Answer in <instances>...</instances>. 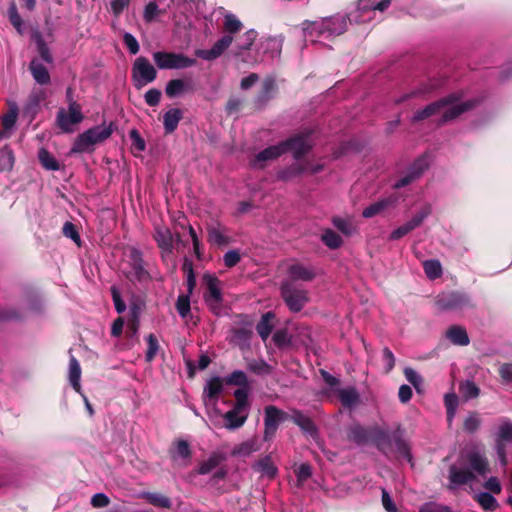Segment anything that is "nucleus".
Returning a JSON list of instances; mask_svg holds the SVG:
<instances>
[{
	"mask_svg": "<svg viewBox=\"0 0 512 512\" xmlns=\"http://www.w3.org/2000/svg\"><path fill=\"white\" fill-rule=\"evenodd\" d=\"M113 133V124H101L81 133L75 140L71 152L84 153L94 150V146L103 143Z\"/></svg>",
	"mask_w": 512,
	"mask_h": 512,
	"instance_id": "7ed1b4c3",
	"label": "nucleus"
},
{
	"mask_svg": "<svg viewBox=\"0 0 512 512\" xmlns=\"http://www.w3.org/2000/svg\"><path fill=\"white\" fill-rule=\"evenodd\" d=\"M474 500L485 512H494L499 508L497 499L488 492H478L474 495Z\"/></svg>",
	"mask_w": 512,
	"mask_h": 512,
	"instance_id": "473e14b6",
	"label": "nucleus"
},
{
	"mask_svg": "<svg viewBox=\"0 0 512 512\" xmlns=\"http://www.w3.org/2000/svg\"><path fill=\"white\" fill-rule=\"evenodd\" d=\"M252 468L259 472L262 477L274 478L277 474V468L272 461L271 456L267 455L256 461Z\"/></svg>",
	"mask_w": 512,
	"mask_h": 512,
	"instance_id": "c85d7f7f",
	"label": "nucleus"
},
{
	"mask_svg": "<svg viewBox=\"0 0 512 512\" xmlns=\"http://www.w3.org/2000/svg\"><path fill=\"white\" fill-rule=\"evenodd\" d=\"M275 89V81L271 78L266 79L262 84V90L258 96V102L262 104L268 101L275 92Z\"/></svg>",
	"mask_w": 512,
	"mask_h": 512,
	"instance_id": "3c124183",
	"label": "nucleus"
},
{
	"mask_svg": "<svg viewBox=\"0 0 512 512\" xmlns=\"http://www.w3.org/2000/svg\"><path fill=\"white\" fill-rule=\"evenodd\" d=\"M228 385L246 387L249 385L246 374L241 370H235L225 378Z\"/></svg>",
	"mask_w": 512,
	"mask_h": 512,
	"instance_id": "603ef678",
	"label": "nucleus"
},
{
	"mask_svg": "<svg viewBox=\"0 0 512 512\" xmlns=\"http://www.w3.org/2000/svg\"><path fill=\"white\" fill-rule=\"evenodd\" d=\"M186 89L187 85L182 79H173L167 83L165 93L168 97L174 98L184 93Z\"/></svg>",
	"mask_w": 512,
	"mask_h": 512,
	"instance_id": "c03bdc74",
	"label": "nucleus"
},
{
	"mask_svg": "<svg viewBox=\"0 0 512 512\" xmlns=\"http://www.w3.org/2000/svg\"><path fill=\"white\" fill-rule=\"evenodd\" d=\"M273 319L274 314L272 312H267L262 315L256 326V330L263 341H266L272 332Z\"/></svg>",
	"mask_w": 512,
	"mask_h": 512,
	"instance_id": "c9c22d12",
	"label": "nucleus"
},
{
	"mask_svg": "<svg viewBox=\"0 0 512 512\" xmlns=\"http://www.w3.org/2000/svg\"><path fill=\"white\" fill-rule=\"evenodd\" d=\"M286 152V147L283 142L276 145L267 147L263 151L259 152L253 161V166L257 168H263L267 161H272L280 157Z\"/></svg>",
	"mask_w": 512,
	"mask_h": 512,
	"instance_id": "aec40b11",
	"label": "nucleus"
},
{
	"mask_svg": "<svg viewBox=\"0 0 512 512\" xmlns=\"http://www.w3.org/2000/svg\"><path fill=\"white\" fill-rule=\"evenodd\" d=\"M281 295L292 312L301 311L309 301L307 290L298 288L289 281L282 282Z\"/></svg>",
	"mask_w": 512,
	"mask_h": 512,
	"instance_id": "39448f33",
	"label": "nucleus"
},
{
	"mask_svg": "<svg viewBox=\"0 0 512 512\" xmlns=\"http://www.w3.org/2000/svg\"><path fill=\"white\" fill-rule=\"evenodd\" d=\"M203 280L207 287V292L204 295L205 303L212 311L216 312L222 302V292L219 286L220 282L216 277L210 274H205Z\"/></svg>",
	"mask_w": 512,
	"mask_h": 512,
	"instance_id": "4468645a",
	"label": "nucleus"
},
{
	"mask_svg": "<svg viewBox=\"0 0 512 512\" xmlns=\"http://www.w3.org/2000/svg\"><path fill=\"white\" fill-rule=\"evenodd\" d=\"M286 418L285 413L276 406L269 405L265 408L264 440H270L276 433L279 424Z\"/></svg>",
	"mask_w": 512,
	"mask_h": 512,
	"instance_id": "f8f14e48",
	"label": "nucleus"
},
{
	"mask_svg": "<svg viewBox=\"0 0 512 512\" xmlns=\"http://www.w3.org/2000/svg\"><path fill=\"white\" fill-rule=\"evenodd\" d=\"M223 460H224V457L220 453H216V452L212 453L206 461L201 463V465L198 468V473L201 475L210 473Z\"/></svg>",
	"mask_w": 512,
	"mask_h": 512,
	"instance_id": "ea45409f",
	"label": "nucleus"
},
{
	"mask_svg": "<svg viewBox=\"0 0 512 512\" xmlns=\"http://www.w3.org/2000/svg\"><path fill=\"white\" fill-rule=\"evenodd\" d=\"M208 241L217 246H225L230 243V238L226 235V228L220 224L208 227Z\"/></svg>",
	"mask_w": 512,
	"mask_h": 512,
	"instance_id": "c756f323",
	"label": "nucleus"
},
{
	"mask_svg": "<svg viewBox=\"0 0 512 512\" xmlns=\"http://www.w3.org/2000/svg\"><path fill=\"white\" fill-rule=\"evenodd\" d=\"M423 269L426 276L431 279H437L442 275V266L439 260L431 259L423 262Z\"/></svg>",
	"mask_w": 512,
	"mask_h": 512,
	"instance_id": "a19ab883",
	"label": "nucleus"
},
{
	"mask_svg": "<svg viewBox=\"0 0 512 512\" xmlns=\"http://www.w3.org/2000/svg\"><path fill=\"white\" fill-rule=\"evenodd\" d=\"M249 415V411L247 409H240L236 406L226 413L223 414V418L225 420V428L228 430H236L242 427Z\"/></svg>",
	"mask_w": 512,
	"mask_h": 512,
	"instance_id": "412c9836",
	"label": "nucleus"
},
{
	"mask_svg": "<svg viewBox=\"0 0 512 512\" xmlns=\"http://www.w3.org/2000/svg\"><path fill=\"white\" fill-rule=\"evenodd\" d=\"M191 456L190 447L187 441L179 440L176 442L173 458L180 457L188 459Z\"/></svg>",
	"mask_w": 512,
	"mask_h": 512,
	"instance_id": "052dcab7",
	"label": "nucleus"
},
{
	"mask_svg": "<svg viewBox=\"0 0 512 512\" xmlns=\"http://www.w3.org/2000/svg\"><path fill=\"white\" fill-rule=\"evenodd\" d=\"M223 388V380L218 376L213 377L206 382L203 391L206 408L216 409V405Z\"/></svg>",
	"mask_w": 512,
	"mask_h": 512,
	"instance_id": "f3484780",
	"label": "nucleus"
},
{
	"mask_svg": "<svg viewBox=\"0 0 512 512\" xmlns=\"http://www.w3.org/2000/svg\"><path fill=\"white\" fill-rule=\"evenodd\" d=\"M436 304L442 310H458L469 306L470 299L464 293L448 292L438 295Z\"/></svg>",
	"mask_w": 512,
	"mask_h": 512,
	"instance_id": "ddd939ff",
	"label": "nucleus"
},
{
	"mask_svg": "<svg viewBox=\"0 0 512 512\" xmlns=\"http://www.w3.org/2000/svg\"><path fill=\"white\" fill-rule=\"evenodd\" d=\"M397 202V197L395 196H389L386 198H382L373 204L366 207L363 212L362 216L364 218H371L378 214H380L382 211L387 209L390 206H393Z\"/></svg>",
	"mask_w": 512,
	"mask_h": 512,
	"instance_id": "a878e982",
	"label": "nucleus"
},
{
	"mask_svg": "<svg viewBox=\"0 0 512 512\" xmlns=\"http://www.w3.org/2000/svg\"><path fill=\"white\" fill-rule=\"evenodd\" d=\"M460 393L466 400L476 398L479 395V388L473 381H466L461 384Z\"/></svg>",
	"mask_w": 512,
	"mask_h": 512,
	"instance_id": "4d7b16f0",
	"label": "nucleus"
},
{
	"mask_svg": "<svg viewBox=\"0 0 512 512\" xmlns=\"http://www.w3.org/2000/svg\"><path fill=\"white\" fill-rule=\"evenodd\" d=\"M311 134L312 131L307 130L286 141H283V144H285L286 147V152L292 151L295 159L301 158L313 147L314 143L311 139Z\"/></svg>",
	"mask_w": 512,
	"mask_h": 512,
	"instance_id": "9d476101",
	"label": "nucleus"
},
{
	"mask_svg": "<svg viewBox=\"0 0 512 512\" xmlns=\"http://www.w3.org/2000/svg\"><path fill=\"white\" fill-rule=\"evenodd\" d=\"M133 78L137 87H142L156 79L157 71L147 58L138 57L132 68Z\"/></svg>",
	"mask_w": 512,
	"mask_h": 512,
	"instance_id": "6e6552de",
	"label": "nucleus"
},
{
	"mask_svg": "<svg viewBox=\"0 0 512 512\" xmlns=\"http://www.w3.org/2000/svg\"><path fill=\"white\" fill-rule=\"evenodd\" d=\"M475 102L472 100L461 101V96L452 94L440 101L426 106L424 109L418 110L413 115V121H420L432 115H440L441 123L451 121L463 112L471 109Z\"/></svg>",
	"mask_w": 512,
	"mask_h": 512,
	"instance_id": "f03ea898",
	"label": "nucleus"
},
{
	"mask_svg": "<svg viewBox=\"0 0 512 512\" xmlns=\"http://www.w3.org/2000/svg\"><path fill=\"white\" fill-rule=\"evenodd\" d=\"M63 234L73 240L78 246L81 243V239L79 233L76 229V226L71 222H66L63 226Z\"/></svg>",
	"mask_w": 512,
	"mask_h": 512,
	"instance_id": "69168bd1",
	"label": "nucleus"
},
{
	"mask_svg": "<svg viewBox=\"0 0 512 512\" xmlns=\"http://www.w3.org/2000/svg\"><path fill=\"white\" fill-rule=\"evenodd\" d=\"M18 112L17 103L14 101L8 102V111L2 117V125L5 130L12 131L17 121Z\"/></svg>",
	"mask_w": 512,
	"mask_h": 512,
	"instance_id": "e433bc0d",
	"label": "nucleus"
},
{
	"mask_svg": "<svg viewBox=\"0 0 512 512\" xmlns=\"http://www.w3.org/2000/svg\"><path fill=\"white\" fill-rule=\"evenodd\" d=\"M390 5V0H360L357 10L346 16L336 15L323 19L320 22H313L303 28L306 40L312 42L320 41L321 38H330L341 35L347 29L348 20L357 23L369 22L375 18L376 13H382Z\"/></svg>",
	"mask_w": 512,
	"mask_h": 512,
	"instance_id": "f257e3e1",
	"label": "nucleus"
},
{
	"mask_svg": "<svg viewBox=\"0 0 512 512\" xmlns=\"http://www.w3.org/2000/svg\"><path fill=\"white\" fill-rule=\"evenodd\" d=\"M347 439L358 446L370 444L371 426H363L359 423L351 424L346 431Z\"/></svg>",
	"mask_w": 512,
	"mask_h": 512,
	"instance_id": "6ab92c4d",
	"label": "nucleus"
},
{
	"mask_svg": "<svg viewBox=\"0 0 512 512\" xmlns=\"http://www.w3.org/2000/svg\"><path fill=\"white\" fill-rule=\"evenodd\" d=\"M130 268L126 272L127 278L131 282H138L141 284L147 283L151 276L149 272L144 267V262L142 259V254L137 249H132L130 252Z\"/></svg>",
	"mask_w": 512,
	"mask_h": 512,
	"instance_id": "1a4fd4ad",
	"label": "nucleus"
},
{
	"mask_svg": "<svg viewBox=\"0 0 512 512\" xmlns=\"http://www.w3.org/2000/svg\"><path fill=\"white\" fill-rule=\"evenodd\" d=\"M292 419L304 432L308 434H314L316 432V428L314 423L311 421L309 417L304 415L300 411H294L292 415Z\"/></svg>",
	"mask_w": 512,
	"mask_h": 512,
	"instance_id": "58836bf2",
	"label": "nucleus"
},
{
	"mask_svg": "<svg viewBox=\"0 0 512 512\" xmlns=\"http://www.w3.org/2000/svg\"><path fill=\"white\" fill-rule=\"evenodd\" d=\"M181 116V111L176 108L170 109L165 113L163 123L167 133H171L177 128Z\"/></svg>",
	"mask_w": 512,
	"mask_h": 512,
	"instance_id": "4c0bfd02",
	"label": "nucleus"
},
{
	"mask_svg": "<svg viewBox=\"0 0 512 512\" xmlns=\"http://www.w3.org/2000/svg\"><path fill=\"white\" fill-rule=\"evenodd\" d=\"M260 450L258 439L253 437L238 445H235L231 451V455L235 457H248L252 453Z\"/></svg>",
	"mask_w": 512,
	"mask_h": 512,
	"instance_id": "cd10ccee",
	"label": "nucleus"
},
{
	"mask_svg": "<svg viewBox=\"0 0 512 512\" xmlns=\"http://www.w3.org/2000/svg\"><path fill=\"white\" fill-rule=\"evenodd\" d=\"M475 475L472 471L464 467H457L456 465H452L449 469V487L450 489H455L458 486L467 484L473 481Z\"/></svg>",
	"mask_w": 512,
	"mask_h": 512,
	"instance_id": "5701e85b",
	"label": "nucleus"
},
{
	"mask_svg": "<svg viewBox=\"0 0 512 512\" xmlns=\"http://www.w3.org/2000/svg\"><path fill=\"white\" fill-rule=\"evenodd\" d=\"M447 339L454 345L467 346L470 342L469 336L462 326L454 325L446 331Z\"/></svg>",
	"mask_w": 512,
	"mask_h": 512,
	"instance_id": "7c9ffc66",
	"label": "nucleus"
},
{
	"mask_svg": "<svg viewBox=\"0 0 512 512\" xmlns=\"http://www.w3.org/2000/svg\"><path fill=\"white\" fill-rule=\"evenodd\" d=\"M481 420L477 413H471L467 416V418L464 421V429L469 432L473 433L480 427Z\"/></svg>",
	"mask_w": 512,
	"mask_h": 512,
	"instance_id": "0e129e2a",
	"label": "nucleus"
},
{
	"mask_svg": "<svg viewBox=\"0 0 512 512\" xmlns=\"http://www.w3.org/2000/svg\"><path fill=\"white\" fill-rule=\"evenodd\" d=\"M146 498L150 504L158 507L169 508L171 505V502L167 497L158 493H149Z\"/></svg>",
	"mask_w": 512,
	"mask_h": 512,
	"instance_id": "680f3d73",
	"label": "nucleus"
},
{
	"mask_svg": "<svg viewBox=\"0 0 512 512\" xmlns=\"http://www.w3.org/2000/svg\"><path fill=\"white\" fill-rule=\"evenodd\" d=\"M69 382L77 393H81V367L78 360L71 355L69 360Z\"/></svg>",
	"mask_w": 512,
	"mask_h": 512,
	"instance_id": "72a5a7b5",
	"label": "nucleus"
},
{
	"mask_svg": "<svg viewBox=\"0 0 512 512\" xmlns=\"http://www.w3.org/2000/svg\"><path fill=\"white\" fill-rule=\"evenodd\" d=\"M444 402L447 409V419L451 422L456 413L458 398L454 393H449L445 395Z\"/></svg>",
	"mask_w": 512,
	"mask_h": 512,
	"instance_id": "5fc2aeb1",
	"label": "nucleus"
},
{
	"mask_svg": "<svg viewBox=\"0 0 512 512\" xmlns=\"http://www.w3.org/2000/svg\"><path fill=\"white\" fill-rule=\"evenodd\" d=\"M337 394L340 402L345 407H353L359 402V393L354 387L338 389Z\"/></svg>",
	"mask_w": 512,
	"mask_h": 512,
	"instance_id": "f704fd0d",
	"label": "nucleus"
},
{
	"mask_svg": "<svg viewBox=\"0 0 512 512\" xmlns=\"http://www.w3.org/2000/svg\"><path fill=\"white\" fill-rule=\"evenodd\" d=\"M176 309L182 318H186L190 312V296L180 295L176 302Z\"/></svg>",
	"mask_w": 512,
	"mask_h": 512,
	"instance_id": "13d9d810",
	"label": "nucleus"
},
{
	"mask_svg": "<svg viewBox=\"0 0 512 512\" xmlns=\"http://www.w3.org/2000/svg\"><path fill=\"white\" fill-rule=\"evenodd\" d=\"M256 38L257 32L254 29L246 31L237 44L238 51L236 52V55L240 56L242 51L249 50L253 45L254 41L256 40Z\"/></svg>",
	"mask_w": 512,
	"mask_h": 512,
	"instance_id": "49530a36",
	"label": "nucleus"
},
{
	"mask_svg": "<svg viewBox=\"0 0 512 512\" xmlns=\"http://www.w3.org/2000/svg\"><path fill=\"white\" fill-rule=\"evenodd\" d=\"M287 275L288 279L286 281L290 283L294 281L309 282L316 277L317 273L315 268L311 265L293 263L288 267Z\"/></svg>",
	"mask_w": 512,
	"mask_h": 512,
	"instance_id": "a211bd4d",
	"label": "nucleus"
},
{
	"mask_svg": "<svg viewBox=\"0 0 512 512\" xmlns=\"http://www.w3.org/2000/svg\"><path fill=\"white\" fill-rule=\"evenodd\" d=\"M420 512H450V509L447 506L429 502L421 506Z\"/></svg>",
	"mask_w": 512,
	"mask_h": 512,
	"instance_id": "774afa93",
	"label": "nucleus"
},
{
	"mask_svg": "<svg viewBox=\"0 0 512 512\" xmlns=\"http://www.w3.org/2000/svg\"><path fill=\"white\" fill-rule=\"evenodd\" d=\"M248 392L249 385L246 387H240L234 391V397L236 399L235 405L240 409H247L249 411V403H248Z\"/></svg>",
	"mask_w": 512,
	"mask_h": 512,
	"instance_id": "864d4df0",
	"label": "nucleus"
},
{
	"mask_svg": "<svg viewBox=\"0 0 512 512\" xmlns=\"http://www.w3.org/2000/svg\"><path fill=\"white\" fill-rule=\"evenodd\" d=\"M15 158L10 147L5 146L0 150V171H10L14 166Z\"/></svg>",
	"mask_w": 512,
	"mask_h": 512,
	"instance_id": "a18cd8bd",
	"label": "nucleus"
},
{
	"mask_svg": "<svg viewBox=\"0 0 512 512\" xmlns=\"http://www.w3.org/2000/svg\"><path fill=\"white\" fill-rule=\"evenodd\" d=\"M275 89V81L271 78L266 79L262 84V90L258 96V102L262 104L268 101L275 92Z\"/></svg>",
	"mask_w": 512,
	"mask_h": 512,
	"instance_id": "8fccbe9b",
	"label": "nucleus"
},
{
	"mask_svg": "<svg viewBox=\"0 0 512 512\" xmlns=\"http://www.w3.org/2000/svg\"><path fill=\"white\" fill-rule=\"evenodd\" d=\"M233 40L232 35H224L214 43L211 49H197L195 50V55L206 61L215 60L224 53Z\"/></svg>",
	"mask_w": 512,
	"mask_h": 512,
	"instance_id": "dca6fc26",
	"label": "nucleus"
},
{
	"mask_svg": "<svg viewBox=\"0 0 512 512\" xmlns=\"http://www.w3.org/2000/svg\"><path fill=\"white\" fill-rule=\"evenodd\" d=\"M332 223L344 235L350 236L356 232V227L349 219L335 216L332 218Z\"/></svg>",
	"mask_w": 512,
	"mask_h": 512,
	"instance_id": "de8ad7c7",
	"label": "nucleus"
},
{
	"mask_svg": "<svg viewBox=\"0 0 512 512\" xmlns=\"http://www.w3.org/2000/svg\"><path fill=\"white\" fill-rule=\"evenodd\" d=\"M84 116L81 107L75 101H70L68 110L60 109L57 113V124L64 132H72L73 126L82 122Z\"/></svg>",
	"mask_w": 512,
	"mask_h": 512,
	"instance_id": "0eeeda50",
	"label": "nucleus"
},
{
	"mask_svg": "<svg viewBox=\"0 0 512 512\" xmlns=\"http://www.w3.org/2000/svg\"><path fill=\"white\" fill-rule=\"evenodd\" d=\"M370 443L374 444L383 453H386V449L390 445V436L388 431L378 425H372Z\"/></svg>",
	"mask_w": 512,
	"mask_h": 512,
	"instance_id": "bb28decb",
	"label": "nucleus"
},
{
	"mask_svg": "<svg viewBox=\"0 0 512 512\" xmlns=\"http://www.w3.org/2000/svg\"><path fill=\"white\" fill-rule=\"evenodd\" d=\"M506 444H512V422L503 419L498 426L495 438V450L502 466L508 464Z\"/></svg>",
	"mask_w": 512,
	"mask_h": 512,
	"instance_id": "423d86ee",
	"label": "nucleus"
},
{
	"mask_svg": "<svg viewBox=\"0 0 512 512\" xmlns=\"http://www.w3.org/2000/svg\"><path fill=\"white\" fill-rule=\"evenodd\" d=\"M38 158L41 165L50 171H56L59 169V163L56 158L48 152L46 149L42 148L38 152Z\"/></svg>",
	"mask_w": 512,
	"mask_h": 512,
	"instance_id": "37998d69",
	"label": "nucleus"
},
{
	"mask_svg": "<svg viewBox=\"0 0 512 512\" xmlns=\"http://www.w3.org/2000/svg\"><path fill=\"white\" fill-rule=\"evenodd\" d=\"M241 256L237 250H229L224 254L223 261L226 267L232 268L239 263Z\"/></svg>",
	"mask_w": 512,
	"mask_h": 512,
	"instance_id": "338daca9",
	"label": "nucleus"
},
{
	"mask_svg": "<svg viewBox=\"0 0 512 512\" xmlns=\"http://www.w3.org/2000/svg\"><path fill=\"white\" fill-rule=\"evenodd\" d=\"M284 38L282 35L270 36L261 41L260 48L264 54H268L271 58L280 56Z\"/></svg>",
	"mask_w": 512,
	"mask_h": 512,
	"instance_id": "b1692460",
	"label": "nucleus"
},
{
	"mask_svg": "<svg viewBox=\"0 0 512 512\" xmlns=\"http://www.w3.org/2000/svg\"><path fill=\"white\" fill-rule=\"evenodd\" d=\"M153 60L156 66L161 70L185 69L196 64L195 59L175 52H154Z\"/></svg>",
	"mask_w": 512,
	"mask_h": 512,
	"instance_id": "20e7f679",
	"label": "nucleus"
},
{
	"mask_svg": "<svg viewBox=\"0 0 512 512\" xmlns=\"http://www.w3.org/2000/svg\"><path fill=\"white\" fill-rule=\"evenodd\" d=\"M321 240L330 249H337L343 243L341 236L329 228L323 231Z\"/></svg>",
	"mask_w": 512,
	"mask_h": 512,
	"instance_id": "79ce46f5",
	"label": "nucleus"
},
{
	"mask_svg": "<svg viewBox=\"0 0 512 512\" xmlns=\"http://www.w3.org/2000/svg\"><path fill=\"white\" fill-rule=\"evenodd\" d=\"M154 238L162 251L167 253L172 252L174 239L169 228L165 226H157L155 228Z\"/></svg>",
	"mask_w": 512,
	"mask_h": 512,
	"instance_id": "393cba45",
	"label": "nucleus"
},
{
	"mask_svg": "<svg viewBox=\"0 0 512 512\" xmlns=\"http://www.w3.org/2000/svg\"><path fill=\"white\" fill-rule=\"evenodd\" d=\"M483 488L490 494H500L502 491L500 480L495 476L487 478L483 483Z\"/></svg>",
	"mask_w": 512,
	"mask_h": 512,
	"instance_id": "bf43d9fd",
	"label": "nucleus"
},
{
	"mask_svg": "<svg viewBox=\"0 0 512 512\" xmlns=\"http://www.w3.org/2000/svg\"><path fill=\"white\" fill-rule=\"evenodd\" d=\"M467 462L471 468L470 471L475 472L481 477H486L490 472L489 461L485 454L479 451H471L467 454Z\"/></svg>",
	"mask_w": 512,
	"mask_h": 512,
	"instance_id": "4be33fe9",
	"label": "nucleus"
},
{
	"mask_svg": "<svg viewBox=\"0 0 512 512\" xmlns=\"http://www.w3.org/2000/svg\"><path fill=\"white\" fill-rule=\"evenodd\" d=\"M29 69L34 80L38 84L47 85L50 82V74L47 68L39 60H32Z\"/></svg>",
	"mask_w": 512,
	"mask_h": 512,
	"instance_id": "2f4dec72",
	"label": "nucleus"
},
{
	"mask_svg": "<svg viewBox=\"0 0 512 512\" xmlns=\"http://www.w3.org/2000/svg\"><path fill=\"white\" fill-rule=\"evenodd\" d=\"M241 21L232 13H227L224 16V29L228 32V35L237 33L242 28Z\"/></svg>",
	"mask_w": 512,
	"mask_h": 512,
	"instance_id": "09e8293b",
	"label": "nucleus"
},
{
	"mask_svg": "<svg viewBox=\"0 0 512 512\" xmlns=\"http://www.w3.org/2000/svg\"><path fill=\"white\" fill-rule=\"evenodd\" d=\"M432 209L429 204L423 206L409 221L393 230L389 236L390 240H398L415 228L419 227L422 222L431 214Z\"/></svg>",
	"mask_w": 512,
	"mask_h": 512,
	"instance_id": "9b49d317",
	"label": "nucleus"
},
{
	"mask_svg": "<svg viewBox=\"0 0 512 512\" xmlns=\"http://www.w3.org/2000/svg\"><path fill=\"white\" fill-rule=\"evenodd\" d=\"M36 43H37L38 53L40 54V57L42 58V60H44L47 63H52L53 58L50 53V50L40 35L37 36Z\"/></svg>",
	"mask_w": 512,
	"mask_h": 512,
	"instance_id": "e2e57ef3",
	"label": "nucleus"
},
{
	"mask_svg": "<svg viewBox=\"0 0 512 512\" xmlns=\"http://www.w3.org/2000/svg\"><path fill=\"white\" fill-rule=\"evenodd\" d=\"M148 349L145 355L146 361L151 362L159 351L158 339L154 334H149L146 338Z\"/></svg>",
	"mask_w": 512,
	"mask_h": 512,
	"instance_id": "6e6d98bb",
	"label": "nucleus"
},
{
	"mask_svg": "<svg viewBox=\"0 0 512 512\" xmlns=\"http://www.w3.org/2000/svg\"><path fill=\"white\" fill-rule=\"evenodd\" d=\"M429 167V157L427 155H423L417 158L413 164L408 168V171L405 176L400 178L395 184V188H402L406 185L410 184L417 178H419L425 170Z\"/></svg>",
	"mask_w": 512,
	"mask_h": 512,
	"instance_id": "2eb2a0df",
	"label": "nucleus"
}]
</instances>
